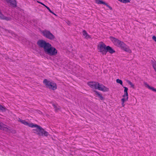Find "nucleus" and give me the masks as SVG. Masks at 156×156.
<instances>
[{
	"label": "nucleus",
	"mask_w": 156,
	"mask_h": 156,
	"mask_svg": "<svg viewBox=\"0 0 156 156\" xmlns=\"http://www.w3.org/2000/svg\"><path fill=\"white\" fill-rule=\"evenodd\" d=\"M82 34L84 38L86 39H88L91 38L90 36L88 34L85 30H83Z\"/></svg>",
	"instance_id": "ddd939ff"
},
{
	"label": "nucleus",
	"mask_w": 156,
	"mask_h": 156,
	"mask_svg": "<svg viewBox=\"0 0 156 156\" xmlns=\"http://www.w3.org/2000/svg\"><path fill=\"white\" fill-rule=\"evenodd\" d=\"M37 2H38V3H40L41 4V3H42L41 2L38 1H37Z\"/></svg>",
	"instance_id": "393cba45"
},
{
	"label": "nucleus",
	"mask_w": 156,
	"mask_h": 156,
	"mask_svg": "<svg viewBox=\"0 0 156 156\" xmlns=\"http://www.w3.org/2000/svg\"><path fill=\"white\" fill-rule=\"evenodd\" d=\"M107 46L102 42H100L98 45L97 49L98 51L103 55H106Z\"/></svg>",
	"instance_id": "423d86ee"
},
{
	"label": "nucleus",
	"mask_w": 156,
	"mask_h": 156,
	"mask_svg": "<svg viewBox=\"0 0 156 156\" xmlns=\"http://www.w3.org/2000/svg\"><path fill=\"white\" fill-rule=\"evenodd\" d=\"M0 129L7 132L8 133H12L13 134L16 133V131L12 129L11 128L5 125L2 123H0Z\"/></svg>",
	"instance_id": "0eeeda50"
},
{
	"label": "nucleus",
	"mask_w": 156,
	"mask_h": 156,
	"mask_svg": "<svg viewBox=\"0 0 156 156\" xmlns=\"http://www.w3.org/2000/svg\"><path fill=\"white\" fill-rule=\"evenodd\" d=\"M119 40H118V39H117V40L116 41V42H115V45H116V44H117V43H118V42H119Z\"/></svg>",
	"instance_id": "b1692460"
},
{
	"label": "nucleus",
	"mask_w": 156,
	"mask_h": 156,
	"mask_svg": "<svg viewBox=\"0 0 156 156\" xmlns=\"http://www.w3.org/2000/svg\"><path fill=\"white\" fill-rule=\"evenodd\" d=\"M94 92L96 96L98 97L100 100L102 101L105 100V98L103 96L102 94L95 90L94 91Z\"/></svg>",
	"instance_id": "9b49d317"
},
{
	"label": "nucleus",
	"mask_w": 156,
	"mask_h": 156,
	"mask_svg": "<svg viewBox=\"0 0 156 156\" xmlns=\"http://www.w3.org/2000/svg\"><path fill=\"white\" fill-rule=\"evenodd\" d=\"M110 40L115 44V43L116 41L117 40V38H116L113 37H109Z\"/></svg>",
	"instance_id": "aec40b11"
},
{
	"label": "nucleus",
	"mask_w": 156,
	"mask_h": 156,
	"mask_svg": "<svg viewBox=\"0 0 156 156\" xmlns=\"http://www.w3.org/2000/svg\"><path fill=\"white\" fill-rule=\"evenodd\" d=\"M108 52L111 54H113L115 52V51L109 46H107L106 50V54Z\"/></svg>",
	"instance_id": "2eb2a0df"
},
{
	"label": "nucleus",
	"mask_w": 156,
	"mask_h": 156,
	"mask_svg": "<svg viewBox=\"0 0 156 156\" xmlns=\"http://www.w3.org/2000/svg\"><path fill=\"white\" fill-rule=\"evenodd\" d=\"M144 86L146 88H148L149 89L153 91H155L156 92V89H155L153 87L150 86L146 82H144Z\"/></svg>",
	"instance_id": "4468645a"
},
{
	"label": "nucleus",
	"mask_w": 156,
	"mask_h": 156,
	"mask_svg": "<svg viewBox=\"0 0 156 156\" xmlns=\"http://www.w3.org/2000/svg\"><path fill=\"white\" fill-rule=\"evenodd\" d=\"M121 49L129 53H131L132 52L131 50L128 46H126L125 44H124Z\"/></svg>",
	"instance_id": "f8f14e48"
},
{
	"label": "nucleus",
	"mask_w": 156,
	"mask_h": 156,
	"mask_svg": "<svg viewBox=\"0 0 156 156\" xmlns=\"http://www.w3.org/2000/svg\"><path fill=\"white\" fill-rule=\"evenodd\" d=\"M95 2L96 4L98 5L103 4L106 5L110 10H112V8L107 3L104 1L102 0H95Z\"/></svg>",
	"instance_id": "1a4fd4ad"
},
{
	"label": "nucleus",
	"mask_w": 156,
	"mask_h": 156,
	"mask_svg": "<svg viewBox=\"0 0 156 156\" xmlns=\"http://www.w3.org/2000/svg\"><path fill=\"white\" fill-rule=\"evenodd\" d=\"M42 35L46 37L51 40H54L56 39V37L49 30L44 29L41 31Z\"/></svg>",
	"instance_id": "39448f33"
},
{
	"label": "nucleus",
	"mask_w": 156,
	"mask_h": 156,
	"mask_svg": "<svg viewBox=\"0 0 156 156\" xmlns=\"http://www.w3.org/2000/svg\"><path fill=\"white\" fill-rule=\"evenodd\" d=\"M127 82L128 83L130 86V87L131 88H132L133 89H135V85L129 81H127Z\"/></svg>",
	"instance_id": "412c9836"
},
{
	"label": "nucleus",
	"mask_w": 156,
	"mask_h": 156,
	"mask_svg": "<svg viewBox=\"0 0 156 156\" xmlns=\"http://www.w3.org/2000/svg\"><path fill=\"white\" fill-rule=\"evenodd\" d=\"M41 4L42 5H44V6L51 13H52L53 14H54V15L56 16V15L55 14L54 12H52L51 10L49 8V7H47V6H46V5H45L43 3H41Z\"/></svg>",
	"instance_id": "4be33fe9"
},
{
	"label": "nucleus",
	"mask_w": 156,
	"mask_h": 156,
	"mask_svg": "<svg viewBox=\"0 0 156 156\" xmlns=\"http://www.w3.org/2000/svg\"><path fill=\"white\" fill-rule=\"evenodd\" d=\"M9 5L12 7L16 6V0H3Z\"/></svg>",
	"instance_id": "9d476101"
},
{
	"label": "nucleus",
	"mask_w": 156,
	"mask_h": 156,
	"mask_svg": "<svg viewBox=\"0 0 156 156\" xmlns=\"http://www.w3.org/2000/svg\"><path fill=\"white\" fill-rule=\"evenodd\" d=\"M43 83L46 87L52 90H55L57 89V85L54 82L47 79L43 80Z\"/></svg>",
	"instance_id": "20e7f679"
},
{
	"label": "nucleus",
	"mask_w": 156,
	"mask_h": 156,
	"mask_svg": "<svg viewBox=\"0 0 156 156\" xmlns=\"http://www.w3.org/2000/svg\"><path fill=\"white\" fill-rule=\"evenodd\" d=\"M22 123L32 128L33 133L39 136L47 137L49 135V133L40 126L32 123L28 122L24 120H19Z\"/></svg>",
	"instance_id": "f257e3e1"
},
{
	"label": "nucleus",
	"mask_w": 156,
	"mask_h": 156,
	"mask_svg": "<svg viewBox=\"0 0 156 156\" xmlns=\"http://www.w3.org/2000/svg\"><path fill=\"white\" fill-rule=\"evenodd\" d=\"M52 106L53 107L55 112H58L60 110L61 108L60 106L58 105L57 104H52Z\"/></svg>",
	"instance_id": "dca6fc26"
},
{
	"label": "nucleus",
	"mask_w": 156,
	"mask_h": 156,
	"mask_svg": "<svg viewBox=\"0 0 156 156\" xmlns=\"http://www.w3.org/2000/svg\"><path fill=\"white\" fill-rule=\"evenodd\" d=\"M124 88V93L122 96V98L121 99V104L122 106L124 107L125 106L124 103L127 101L128 99V93L127 91L128 89L126 87H123Z\"/></svg>",
	"instance_id": "6e6552de"
},
{
	"label": "nucleus",
	"mask_w": 156,
	"mask_h": 156,
	"mask_svg": "<svg viewBox=\"0 0 156 156\" xmlns=\"http://www.w3.org/2000/svg\"><path fill=\"white\" fill-rule=\"evenodd\" d=\"M37 44L40 48H43L44 52L51 56H55L58 53L57 50L49 42L43 40H38Z\"/></svg>",
	"instance_id": "f03ea898"
},
{
	"label": "nucleus",
	"mask_w": 156,
	"mask_h": 156,
	"mask_svg": "<svg viewBox=\"0 0 156 156\" xmlns=\"http://www.w3.org/2000/svg\"><path fill=\"white\" fill-rule=\"evenodd\" d=\"M7 110H8V109L5 107L0 104V111L5 112Z\"/></svg>",
	"instance_id": "6ab92c4d"
},
{
	"label": "nucleus",
	"mask_w": 156,
	"mask_h": 156,
	"mask_svg": "<svg viewBox=\"0 0 156 156\" xmlns=\"http://www.w3.org/2000/svg\"><path fill=\"white\" fill-rule=\"evenodd\" d=\"M151 63L155 71L156 72V61L154 59H153L151 60Z\"/></svg>",
	"instance_id": "f3484780"
},
{
	"label": "nucleus",
	"mask_w": 156,
	"mask_h": 156,
	"mask_svg": "<svg viewBox=\"0 0 156 156\" xmlns=\"http://www.w3.org/2000/svg\"><path fill=\"white\" fill-rule=\"evenodd\" d=\"M87 84L90 87L93 89H97L104 92H108L109 90L108 88L97 82H89L87 83Z\"/></svg>",
	"instance_id": "7ed1b4c3"
},
{
	"label": "nucleus",
	"mask_w": 156,
	"mask_h": 156,
	"mask_svg": "<svg viewBox=\"0 0 156 156\" xmlns=\"http://www.w3.org/2000/svg\"><path fill=\"white\" fill-rule=\"evenodd\" d=\"M124 44H124L123 42L119 40L118 43H117L116 46L120 47L122 48Z\"/></svg>",
	"instance_id": "a211bd4d"
},
{
	"label": "nucleus",
	"mask_w": 156,
	"mask_h": 156,
	"mask_svg": "<svg viewBox=\"0 0 156 156\" xmlns=\"http://www.w3.org/2000/svg\"><path fill=\"white\" fill-rule=\"evenodd\" d=\"M116 82L117 83H120L121 85H122V82L121 80L117 79L116 80Z\"/></svg>",
	"instance_id": "5701e85b"
}]
</instances>
